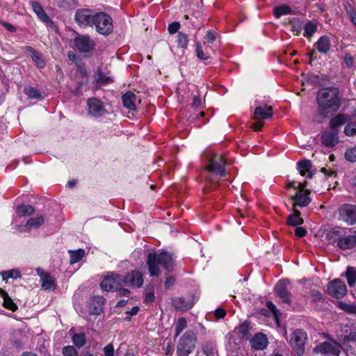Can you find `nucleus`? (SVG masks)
Returning a JSON list of instances; mask_svg holds the SVG:
<instances>
[{
  "mask_svg": "<svg viewBox=\"0 0 356 356\" xmlns=\"http://www.w3.org/2000/svg\"><path fill=\"white\" fill-rule=\"evenodd\" d=\"M318 113L323 118H327L338 111L341 105L339 92L334 88L321 89L316 97Z\"/></svg>",
  "mask_w": 356,
  "mask_h": 356,
  "instance_id": "nucleus-1",
  "label": "nucleus"
},
{
  "mask_svg": "<svg viewBox=\"0 0 356 356\" xmlns=\"http://www.w3.org/2000/svg\"><path fill=\"white\" fill-rule=\"evenodd\" d=\"M147 264L151 276H159L161 270L159 266L170 272L172 270L174 262L172 255L166 251L149 253Z\"/></svg>",
  "mask_w": 356,
  "mask_h": 356,
  "instance_id": "nucleus-2",
  "label": "nucleus"
},
{
  "mask_svg": "<svg viewBox=\"0 0 356 356\" xmlns=\"http://www.w3.org/2000/svg\"><path fill=\"white\" fill-rule=\"evenodd\" d=\"M197 341V336L194 332L191 330L186 331L177 342V356H188L195 349Z\"/></svg>",
  "mask_w": 356,
  "mask_h": 356,
  "instance_id": "nucleus-3",
  "label": "nucleus"
},
{
  "mask_svg": "<svg viewBox=\"0 0 356 356\" xmlns=\"http://www.w3.org/2000/svg\"><path fill=\"white\" fill-rule=\"evenodd\" d=\"M96 31L102 35H108L113 31V20L110 15L104 12L95 15L94 24Z\"/></svg>",
  "mask_w": 356,
  "mask_h": 356,
  "instance_id": "nucleus-4",
  "label": "nucleus"
},
{
  "mask_svg": "<svg viewBox=\"0 0 356 356\" xmlns=\"http://www.w3.org/2000/svg\"><path fill=\"white\" fill-rule=\"evenodd\" d=\"M207 160V169L209 172L220 176L225 175V162L220 155L209 154Z\"/></svg>",
  "mask_w": 356,
  "mask_h": 356,
  "instance_id": "nucleus-5",
  "label": "nucleus"
},
{
  "mask_svg": "<svg viewBox=\"0 0 356 356\" xmlns=\"http://www.w3.org/2000/svg\"><path fill=\"white\" fill-rule=\"evenodd\" d=\"M307 339V333L302 330H296L291 335L289 343L298 356L305 351V343Z\"/></svg>",
  "mask_w": 356,
  "mask_h": 356,
  "instance_id": "nucleus-6",
  "label": "nucleus"
},
{
  "mask_svg": "<svg viewBox=\"0 0 356 356\" xmlns=\"http://www.w3.org/2000/svg\"><path fill=\"white\" fill-rule=\"evenodd\" d=\"M95 46V42L88 35H78L74 39V47L81 53H89Z\"/></svg>",
  "mask_w": 356,
  "mask_h": 356,
  "instance_id": "nucleus-7",
  "label": "nucleus"
},
{
  "mask_svg": "<svg viewBox=\"0 0 356 356\" xmlns=\"http://www.w3.org/2000/svg\"><path fill=\"white\" fill-rule=\"evenodd\" d=\"M101 288L106 291H117L123 286L122 276L112 273L103 279L100 284Z\"/></svg>",
  "mask_w": 356,
  "mask_h": 356,
  "instance_id": "nucleus-8",
  "label": "nucleus"
},
{
  "mask_svg": "<svg viewBox=\"0 0 356 356\" xmlns=\"http://www.w3.org/2000/svg\"><path fill=\"white\" fill-rule=\"evenodd\" d=\"M96 13L90 9H79L76 12L75 21L80 26H93Z\"/></svg>",
  "mask_w": 356,
  "mask_h": 356,
  "instance_id": "nucleus-9",
  "label": "nucleus"
},
{
  "mask_svg": "<svg viewBox=\"0 0 356 356\" xmlns=\"http://www.w3.org/2000/svg\"><path fill=\"white\" fill-rule=\"evenodd\" d=\"M339 219L348 225H353L356 223V206L353 204H343L339 209Z\"/></svg>",
  "mask_w": 356,
  "mask_h": 356,
  "instance_id": "nucleus-10",
  "label": "nucleus"
},
{
  "mask_svg": "<svg viewBox=\"0 0 356 356\" xmlns=\"http://www.w3.org/2000/svg\"><path fill=\"white\" fill-rule=\"evenodd\" d=\"M347 292L345 283L339 279L334 280L327 285V293L337 299L343 297Z\"/></svg>",
  "mask_w": 356,
  "mask_h": 356,
  "instance_id": "nucleus-11",
  "label": "nucleus"
},
{
  "mask_svg": "<svg viewBox=\"0 0 356 356\" xmlns=\"http://www.w3.org/2000/svg\"><path fill=\"white\" fill-rule=\"evenodd\" d=\"M122 283L125 286L139 288L143 284V275L139 270H134L122 276Z\"/></svg>",
  "mask_w": 356,
  "mask_h": 356,
  "instance_id": "nucleus-12",
  "label": "nucleus"
},
{
  "mask_svg": "<svg viewBox=\"0 0 356 356\" xmlns=\"http://www.w3.org/2000/svg\"><path fill=\"white\" fill-rule=\"evenodd\" d=\"M289 284L288 280H280L275 286V291L282 302L286 304L291 303V293L286 289Z\"/></svg>",
  "mask_w": 356,
  "mask_h": 356,
  "instance_id": "nucleus-13",
  "label": "nucleus"
},
{
  "mask_svg": "<svg viewBox=\"0 0 356 356\" xmlns=\"http://www.w3.org/2000/svg\"><path fill=\"white\" fill-rule=\"evenodd\" d=\"M315 351L321 354H330L334 356H339L341 352L339 344L336 342L330 343L327 341L318 344L316 347Z\"/></svg>",
  "mask_w": 356,
  "mask_h": 356,
  "instance_id": "nucleus-14",
  "label": "nucleus"
},
{
  "mask_svg": "<svg viewBox=\"0 0 356 356\" xmlns=\"http://www.w3.org/2000/svg\"><path fill=\"white\" fill-rule=\"evenodd\" d=\"M309 194L310 191L309 190L298 191L296 192V193L291 197L292 200L294 201L293 207L296 209L297 206L300 207H307L311 202Z\"/></svg>",
  "mask_w": 356,
  "mask_h": 356,
  "instance_id": "nucleus-15",
  "label": "nucleus"
},
{
  "mask_svg": "<svg viewBox=\"0 0 356 356\" xmlns=\"http://www.w3.org/2000/svg\"><path fill=\"white\" fill-rule=\"evenodd\" d=\"M38 274L40 277L42 288L44 290H54L56 288V280L49 273L38 268Z\"/></svg>",
  "mask_w": 356,
  "mask_h": 356,
  "instance_id": "nucleus-16",
  "label": "nucleus"
},
{
  "mask_svg": "<svg viewBox=\"0 0 356 356\" xmlns=\"http://www.w3.org/2000/svg\"><path fill=\"white\" fill-rule=\"evenodd\" d=\"M88 111L90 115L95 117L102 116L104 113L102 102L97 98H91L88 100Z\"/></svg>",
  "mask_w": 356,
  "mask_h": 356,
  "instance_id": "nucleus-17",
  "label": "nucleus"
},
{
  "mask_svg": "<svg viewBox=\"0 0 356 356\" xmlns=\"http://www.w3.org/2000/svg\"><path fill=\"white\" fill-rule=\"evenodd\" d=\"M44 222V218L43 216H39L34 218H29L26 223L23 225L18 226L19 232H28L31 229H37L42 225Z\"/></svg>",
  "mask_w": 356,
  "mask_h": 356,
  "instance_id": "nucleus-18",
  "label": "nucleus"
},
{
  "mask_svg": "<svg viewBox=\"0 0 356 356\" xmlns=\"http://www.w3.org/2000/svg\"><path fill=\"white\" fill-rule=\"evenodd\" d=\"M104 299L100 296L94 297L89 302V311L92 315H99L103 311Z\"/></svg>",
  "mask_w": 356,
  "mask_h": 356,
  "instance_id": "nucleus-19",
  "label": "nucleus"
},
{
  "mask_svg": "<svg viewBox=\"0 0 356 356\" xmlns=\"http://www.w3.org/2000/svg\"><path fill=\"white\" fill-rule=\"evenodd\" d=\"M254 115L257 120L268 119L273 115V108L270 106H259L254 109Z\"/></svg>",
  "mask_w": 356,
  "mask_h": 356,
  "instance_id": "nucleus-20",
  "label": "nucleus"
},
{
  "mask_svg": "<svg viewBox=\"0 0 356 356\" xmlns=\"http://www.w3.org/2000/svg\"><path fill=\"white\" fill-rule=\"evenodd\" d=\"M322 143L328 147H332L336 145L338 142V136L337 131H325L322 134Z\"/></svg>",
  "mask_w": 356,
  "mask_h": 356,
  "instance_id": "nucleus-21",
  "label": "nucleus"
},
{
  "mask_svg": "<svg viewBox=\"0 0 356 356\" xmlns=\"http://www.w3.org/2000/svg\"><path fill=\"white\" fill-rule=\"evenodd\" d=\"M251 346L256 350H264L268 344V339L265 334L258 333L250 341Z\"/></svg>",
  "mask_w": 356,
  "mask_h": 356,
  "instance_id": "nucleus-22",
  "label": "nucleus"
},
{
  "mask_svg": "<svg viewBox=\"0 0 356 356\" xmlns=\"http://www.w3.org/2000/svg\"><path fill=\"white\" fill-rule=\"evenodd\" d=\"M338 246L343 250L353 248L356 245V235H349L340 237L337 243Z\"/></svg>",
  "mask_w": 356,
  "mask_h": 356,
  "instance_id": "nucleus-23",
  "label": "nucleus"
},
{
  "mask_svg": "<svg viewBox=\"0 0 356 356\" xmlns=\"http://www.w3.org/2000/svg\"><path fill=\"white\" fill-rule=\"evenodd\" d=\"M136 95L131 91L122 95V100L123 106L129 110H136Z\"/></svg>",
  "mask_w": 356,
  "mask_h": 356,
  "instance_id": "nucleus-24",
  "label": "nucleus"
},
{
  "mask_svg": "<svg viewBox=\"0 0 356 356\" xmlns=\"http://www.w3.org/2000/svg\"><path fill=\"white\" fill-rule=\"evenodd\" d=\"M312 167L311 161L307 159L302 160L297 164V168L300 175L305 176L307 178H311L312 177V174L310 172Z\"/></svg>",
  "mask_w": 356,
  "mask_h": 356,
  "instance_id": "nucleus-25",
  "label": "nucleus"
},
{
  "mask_svg": "<svg viewBox=\"0 0 356 356\" xmlns=\"http://www.w3.org/2000/svg\"><path fill=\"white\" fill-rule=\"evenodd\" d=\"M314 46L320 53L326 54L331 47L330 40L326 35L322 36L315 43Z\"/></svg>",
  "mask_w": 356,
  "mask_h": 356,
  "instance_id": "nucleus-26",
  "label": "nucleus"
},
{
  "mask_svg": "<svg viewBox=\"0 0 356 356\" xmlns=\"http://www.w3.org/2000/svg\"><path fill=\"white\" fill-rule=\"evenodd\" d=\"M0 296L3 298V306L10 309L13 312H15L17 309V307L16 304L13 302V300L8 296V293L3 289L0 288Z\"/></svg>",
  "mask_w": 356,
  "mask_h": 356,
  "instance_id": "nucleus-27",
  "label": "nucleus"
},
{
  "mask_svg": "<svg viewBox=\"0 0 356 356\" xmlns=\"http://www.w3.org/2000/svg\"><path fill=\"white\" fill-rule=\"evenodd\" d=\"M32 8L34 13L37 15V16L44 22L48 23L51 22L49 17L47 15V13L44 11L42 7L38 2L32 3Z\"/></svg>",
  "mask_w": 356,
  "mask_h": 356,
  "instance_id": "nucleus-28",
  "label": "nucleus"
},
{
  "mask_svg": "<svg viewBox=\"0 0 356 356\" xmlns=\"http://www.w3.org/2000/svg\"><path fill=\"white\" fill-rule=\"evenodd\" d=\"M173 305L178 309L186 311L193 306V302L186 301L183 297L173 300Z\"/></svg>",
  "mask_w": 356,
  "mask_h": 356,
  "instance_id": "nucleus-29",
  "label": "nucleus"
},
{
  "mask_svg": "<svg viewBox=\"0 0 356 356\" xmlns=\"http://www.w3.org/2000/svg\"><path fill=\"white\" fill-rule=\"evenodd\" d=\"M238 333L241 334V337L243 340H249L252 336L250 332V323L247 321L243 323L237 327Z\"/></svg>",
  "mask_w": 356,
  "mask_h": 356,
  "instance_id": "nucleus-30",
  "label": "nucleus"
},
{
  "mask_svg": "<svg viewBox=\"0 0 356 356\" xmlns=\"http://www.w3.org/2000/svg\"><path fill=\"white\" fill-rule=\"evenodd\" d=\"M294 213L290 215L287 218V223L291 226L296 227L303 223L302 218H300V212L293 207Z\"/></svg>",
  "mask_w": 356,
  "mask_h": 356,
  "instance_id": "nucleus-31",
  "label": "nucleus"
},
{
  "mask_svg": "<svg viewBox=\"0 0 356 356\" xmlns=\"http://www.w3.org/2000/svg\"><path fill=\"white\" fill-rule=\"evenodd\" d=\"M209 49H211V47L207 45L205 47L206 51L204 52L202 50V47L200 42H197L196 46H195V51H196L197 56L201 60H207L210 57Z\"/></svg>",
  "mask_w": 356,
  "mask_h": 356,
  "instance_id": "nucleus-32",
  "label": "nucleus"
},
{
  "mask_svg": "<svg viewBox=\"0 0 356 356\" xmlns=\"http://www.w3.org/2000/svg\"><path fill=\"white\" fill-rule=\"evenodd\" d=\"M34 211L35 210L32 206L26 204H21L17 209V214L20 217L31 216Z\"/></svg>",
  "mask_w": 356,
  "mask_h": 356,
  "instance_id": "nucleus-33",
  "label": "nucleus"
},
{
  "mask_svg": "<svg viewBox=\"0 0 356 356\" xmlns=\"http://www.w3.org/2000/svg\"><path fill=\"white\" fill-rule=\"evenodd\" d=\"M347 120L348 118L346 115L343 114H339L330 120V127L332 129H335L338 127L345 124L347 122Z\"/></svg>",
  "mask_w": 356,
  "mask_h": 356,
  "instance_id": "nucleus-34",
  "label": "nucleus"
},
{
  "mask_svg": "<svg viewBox=\"0 0 356 356\" xmlns=\"http://www.w3.org/2000/svg\"><path fill=\"white\" fill-rule=\"evenodd\" d=\"M273 13L276 18H280L282 15L291 13V8L286 4H282L275 7Z\"/></svg>",
  "mask_w": 356,
  "mask_h": 356,
  "instance_id": "nucleus-35",
  "label": "nucleus"
},
{
  "mask_svg": "<svg viewBox=\"0 0 356 356\" xmlns=\"http://www.w3.org/2000/svg\"><path fill=\"white\" fill-rule=\"evenodd\" d=\"M303 35L307 38H310L317 31V25L311 21L307 22L303 26Z\"/></svg>",
  "mask_w": 356,
  "mask_h": 356,
  "instance_id": "nucleus-36",
  "label": "nucleus"
},
{
  "mask_svg": "<svg viewBox=\"0 0 356 356\" xmlns=\"http://www.w3.org/2000/svg\"><path fill=\"white\" fill-rule=\"evenodd\" d=\"M3 280L7 282L9 278L17 279L21 277V272L19 269H12L0 273Z\"/></svg>",
  "mask_w": 356,
  "mask_h": 356,
  "instance_id": "nucleus-37",
  "label": "nucleus"
},
{
  "mask_svg": "<svg viewBox=\"0 0 356 356\" xmlns=\"http://www.w3.org/2000/svg\"><path fill=\"white\" fill-rule=\"evenodd\" d=\"M187 327L186 319L184 317L179 318L175 323V337H177L180 333Z\"/></svg>",
  "mask_w": 356,
  "mask_h": 356,
  "instance_id": "nucleus-38",
  "label": "nucleus"
},
{
  "mask_svg": "<svg viewBox=\"0 0 356 356\" xmlns=\"http://www.w3.org/2000/svg\"><path fill=\"white\" fill-rule=\"evenodd\" d=\"M70 255V263L75 264L79 261L85 255V251L83 249H79L76 250H69Z\"/></svg>",
  "mask_w": 356,
  "mask_h": 356,
  "instance_id": "nucleus-39",
  "label": "nucleus"
},
{
  "mask_svg": "<svg viewBox=\"0 0 356 356\" xmlns=\"http://www.w3.org/2000/svg\"><path fill=\"white\" fill-rule=\"evenodd\" d=\"M24 92L28 96L29 99H39L41 98L40 92L31 86H26L24 88Z\"/></svg>",
  "mask_w": 356,
  "mask_h": 356,
  "instance_id": "nucleus-40",
  "label": "nucleus"
},
{
  "mask_svg": "<svg viewBox=\"0 0 356 356\" xmlns=\"http://www.w3.org/2000/svg\"><path fill=\"white\" fill-rule=\"evenodd\" d=\"M348 285L351 287L356 282V268L353 267H348L346 272Z\"/></svg>",
  "mask_w": 356,
  "mask_h": 356,
  "instance_id": "nucleus-41",
  "label": "nucleus"
},
{
  "mask_svg": "<svg viewBox=\"0 0 356 356\" xmlns=\"http://www.w3.org/2000/svg\"><path fill=\"white\" fill-rule=\"evenodd\" d=\"M73 343L77 348H81L86 343V335L83 333L74 334L72 337Z\"/></svg>",
  "mask_w": 356,
  "mask_h": 356,
  "instance_id": "nucleus-42",
  "label": "nucleus"
},
{
  "mask_svg": "<svg viewBox=\"0 0 356 356\" xmlns=\"http://www.w3.org/2000/svg\"><path fill=\"white\" fill-rule=\"evenodd\" d=\"M188 42V37L182 32L178 33L177 35V43L179 47L186 48Z\"/></svg>",
  "mask_w": 356,
  "mask_h": 356,
  "instance_id": "nucleus-43",
  "label": "nucleus"
},
{
  "mask_svg": "<svg viewBox=\"0 0 356 356\" xmlns=\"http://www.w3.org/2000/svg\"><path fill=\"white\" fill-rule=\"evenodd\" d=\"M97 83L100 85H106L113 81V79L111 76H108L104 74L102 72L98 71L97 77L96 79Z\"/></svg>",
  "mask_w": 356,
  "mask_h": 356,
  "instance_id": "nucleus-44",
  "label": "nucleus"
},
{
  "mask_svg": "<svg viewBox=\"0 0 356 356\" xmlns=\"http://www.w3.org/2000/svg\"><path fill=\"white\" fill-rule=\"evenodd\" d=\"M63 356H79L78 352L73 346H66L62 349Z\"/></svg>",
  "mask_w": 356,
  "mask_h": 356,
  "instance_id": "nucleus-45",
  "label": "nucleus"
},
{
  "mask_svg": "<svg viewBox=\"0 0 356 356\" xmlns=\"http://www.w3.org/2000/svg\"><path fill=\"white\" fill-rule=\"evenodd\" d=\"M345 158L350 162L356 161V146L353 148H348L345 152Z\"/></svg>",
  "mask_w": 356,
  "mask_h": 356,
  "instance_id": "nucleus-46",
  "label": "nucleus"
},
{
  "mask_svg": "<svg viewBox=\"0 0 356 356\" xmlns=\"http://www.w3.org/2000/svg\"><path fill=\"white\" fill-rule=\"evenodd\" d=\"M344 134L348 136H356V122L348 123L345 127Z\"/></svg>",
  "mask_w": 356,
  "mask_h": 356,
  "instance_id": "nucleus-47",
  "label": "nucleus"
},
{
  "mask_svg": "<svg viewBox=\"0 0 356 356\" xmlns=\"http://www.w3.org/2000/svg\"><path fill=\"white\" fill-rule=\"evenodd\" d=\"M31 58L35 62L38 67L43 68L45 66L44 60L41 58L40 55L37 51L31 55Z\"/></svg>",
  "mask_w": 356,
  "mask_h": 356,
  "instance_id": "nucleus-48",
  "label": "nucleus"
},
{
  "mask_svg": "<svg viewBox=\"0 0 356 356\" xmlns=\"http://www.w3.org/2000/svg\"><path fill=\"white\" fill-rule=\"evenodd\" d=\"M340 307L346 312L356 314V305H348L341 302Z\"/></svg>",
  "mask_w": 356,
  "mask_h": 356,
  "instance_id": "nucleus-49",
  "label": "nucleus"
},
{
  "mask_svg": "<svg viewBox=\"0 0 356 356\" xmlns=\"http://www.w3.org/2000/svg\"><path fill=\"white\" fill-rule=\"evenodd\" d=\"M266 307L268 309L273 313L274 317L277 320L279 315V310L277 309L276 306L270 301H268L266 302Z\"/></svg>",
  "mask_w": 356,
  "mask_h": 356,
  "instance_id": "nucleus-50",
  "label": "nucleus"
},
{
  "mask_svg": "<svg viewBox=\"0 0 356 356\" xmlns=\"http://www.w3.org/2000/svg\"><path fill=\"white\" fill-rule=\"evenodd\" d=\"M180 28V24L179 22H175L169 24L168 30L170 34H174L178 32Z\"/></svg>",
  "mask_w": 356,
  "mask_h": 356,
  "instance_id": "nucleus-51",
  "label": "nucleus"
},
{
  "mask_svg": "<svg viewBox=\"0 0 356 356\" xmlns=\"http://www.w3.org/2000/svg\"><path fill=\"white\" fill-rule=\"evenodd\" d=\"M104 353L105 356H114V348L111 343L106 345L104 348Z\"/></svg>",
  "mask_w": 356,
  "mask_h": 356,
  "instance_id": "nucleus-52",
  "label": "nucleus"
},
{
  "mask_svg": "<svg viewBox=\"0 0 356 356\" xmlns=\"http://www.w3.org/2000/svg\"><path fill=\"white\" fill-rule=\"evenodd\" d=\"M205 39L209 43H213L216 40V34L211 30L207 31Z\"/></svg>",
  "mask_w": 356,
  "mask_h": 356,
  "instance_id": "nucleus-53",
  "label": "nucleus"
},
{
  "mask_svg": "<svg viewBox=\"0 0 356 356\" xmlns=\"http://www.w3.org/2000/svg\"><path fill=\"white\" fill-rule=\"evenodd\" d=\"M226 314V311L222 308H218L214 312V315L216 318L221 319L225 317Z\"/></svg>",
  "mask_w": 356,
  "mask_h": 356,
  "instance_id": "nucleus-54",
  "label": "nucleus"
},
{
  "mask_svg": "<svg viewBox=\"0 0 356 356\" xmlns=\"http://www.w3.org/2000/svg\"><path fill=\"white\" fill-rule=\"evenodd\" d=\"M302 29L303 27H302V24L299 22L294 23L292 25V31L295 33L296 35L300 34Z\"/></svg>",
  "mask_w": 356,
  "mask_h": 356,
  "instance_id": "nucleus-55",
  "label": "nucleus"
},
{
  "mask_svg": "<svg viewBox=\"0 0 356 356\" xmlns=\"http://www.w3.org/2000/svg\"><path fill=\"white\" fill-rule=\"evenodd\" d=\"M344 62L348 67H351L354 63L353 56L349 54H346Z\"/></svg>",
  "mask_w": 356,
  "mask_h": 356,
  "instance_id": "nucleus-56",
  "label": "nucleus"
},
{
  "mask_svg": "<svg viewBox=\"0 0 356 356\" xmlns=\"http://www.w3.org/2000/svg\"><path fill=\"white\" fill-rule=\"evenodd\" d=\"M295 234L299 237H303L306 235L307 231L305 228L299 227L296 229Z\"/></svg>",
  "mask_w": 356,
  "mask_h": 356,
  "instance_id": "nucleus-57",
  "label": "nucleus"
},
{
  "mask_svg": "<svg viewBox=\"0 0 356 356\" xmlns=\"http://www.w3.org/2000/svg\"><path fill=\"white\" fill-rule=\"evenodd\" d=\"M2 25L10 32H15L16 31V28L10 23L2 22Z\"/></svg>",
  "mask_w": 356,
  "mask_h": 356,
  "instance_id": "nucleus-58",
  "label": "nucleus"
},
{
  "mask_svg": "<svg viewBox=\"0 0 356 356\" xmlns=\"http://www.w3.org/2000/svg\"><path fill=\"white\" fill-rule=\"evenodd\" d=\"M138 311H139V307L136 306V307H132V309L131 310L127 311L126 312V314H129L130 316H134L138 314Z\"/></svg>",
  "mask_w": 356,
  "mask_h": 356,
  "instance_id": "nucleus-59",
  "label": "nucleus"
},
{
  "mask_svg": "<svg viewBox=\"0 0 356 356\" xmlns=\"http://www.w3.org/2000/svg\"><path fill=\"white\" fill-rule=\"evenodd\" d=\"M312 296L314 298L315 300H320L321 299H322V294L319 291H312Z\"/></svg>",
  "mask_w": 356,
  "mask_h": 356,
  "instance_id": "nucleus-60",
  "label": "nucleus"
},
{
  "mask_svg": "<svg viewBox=\"0 0 356 356\" xmlns=\"http://www.w3.org/2000/svg\"><path fill=\"white\" fill-rule=\"evenodd\" d=\"M24 52L29 54L30 56L33 55L36 51L31 46H26L24 47Z\"/></svg>",
  "mask_w": 356,
  "mask_h": 356,
  "instance_id": "nucleus-61",
  "label": "nucleus"
},
{
  "mask_svg": "<svg viewBox=\"0 0 356 356\" xmlns=\"http://www.w3.org/2000/svg\"><path fill=\"white\" fill-rule=\"evenodd\" d=\"M154 300V295L153 293L150 292L146 294L145 296V302H152Z\"/></svg>",
  "mask_w": 356,
  "mask_h": 356,
  "instance_id": "nucleus-62",
  "label": "nucleus"
},
{
  "mask_svg": "<svg viewBox=\"0 0 356 356\" xmlns=\"http://www.w3.org/2000/svg\"><path fill=\"white\" fill-rule=\"evenodd\" d=\"M201 104V100L199 97H194L193 101V106L195 108H197Z\"/></svg>",
  "mask_w": 356,
  "mask_h": 356,
  "instance_id": "nucleus-63",
  "label": "nucleus"
},
{
  "mask_svg": "<svg viewBox=\"0 0 356 356\" xmlns=\"http://www.w3.org/2000/svg\"><path fill=\"white\" fill-rule=\"evenodd\" d=\"M349 15L351 18V21L356 26V12L355 10H350L349 13Z\"/></svg>",
  "mask_w": 356,
  "mask_h": 356,
  "instance_id": "nucleus-64",
  "label": "nucleus"
}]
</instances>
